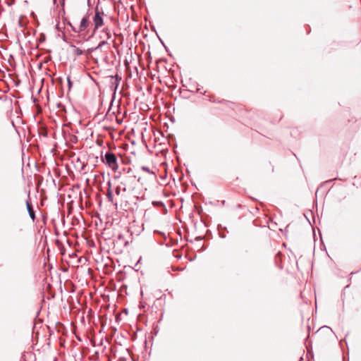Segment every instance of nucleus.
<instances>
[{"label": "nucleus", "mask_w": 361, "mask_h": 361, "mask_svg": "<svg viewBox=\"0 0 361 361\" xmlns=\"http://www.w3.org/2000/svg\"><path fill=\"white\" fill-rule=\"evenodd\" d=\"M105 160L106 164H108V166L113 170H116L118 169L117 158L114 154L111 152L106 153Z\"/></svg>", "instance_id": "nucleus-1"}, {"label": "nucleus", "mask_w": 361, "mask_h": 361, "mask_svg": "<svg viewBox=\"0 0 361 361\" xmlns=\"http://www.w3.org/2000/svg\"><path fill=\"white\" fill-rule=\"evenodd\" d=\"M89 15L87 14L82 18L78 29L75 31L77 32H84L87 30V27L89 26Z\"/></svg>", "instance_id": "nucleus-2"}, {"label": "nucleus", "mask_w": 361, "mask_h": 361, "mask_svg": "<svg viewBox=\"0 0 361 361\" xmlns=\"http://www.w3.org/2000/svg\"><path fill=\"white\" fill-rule=\"evenodd\" d=\"M93 22L94 25V30L99 29L103 25V18L101 16V13L98 11V9L96 8L95 15L93 18Z\"/></svg>", "instance_id": "nucleus-3"}, {"label": "nucleus", "mask_w": 361, "mask_h": 361, "mask_svg": "<svg viewBox=\"0 0 361 361\" xmlns=\"http://www.w3.org/2000/svg\"><path fill=\"white\" fill-rule=\"evenodd\" d=\"M26 206H27V211H28L30 218L32 219H34L35 217V212L32 209V207L31 204L29 202L28 200L26 201Z\"/></svg>", "instance_id": "nucleus-4"}, {"label": "nucleus", "mask_w": 361, "mask_h": 361, "mask_svg": "<svg viewBox=\"0 0 361 361\" xmlns=\"http://www.w3.org/2000/svg\"><path fill=\"white\" fill-rule=\"evenodd\" d=\"M142 170H144V171H147V172H149V169H148L147 167H145V166H142Z\"/></svg>", "instance_id": "nucleus-5"}, {"label": "nucleus", "mask_w": 361, "mask_h": 361, "mask_svg": "<svg viewBox=\"0 0 361 361\" xmlns=\"http://www.w3.org/2000/svg\"><path fill=\"white\" fill-rule=\"evenodd\" d=\"M153 204H156V205H161L162 204V203L161 202H154Z\"/></svg>", "instance_id": "nucleus-6"}, {"label": "nucleus", "mask_w": 361, "mask_h": 361, "mask_svg": "<svg viewBox=\"0 0 361 361\" xmlns=\"http://www.w3.org/2000/svg\"><path fill=\"white\" fill-rule=\"evenodd\" d=\"M76 52L78 54H82V51L79 49H77Z\"/></svg>", "instance_id": "nucleus-7"}, {"label": "nucleus", "mask_w": 361, "mask_h": 361, "mask_svg": "<svg viewBox=\"0 0 361 361\" xmlns=\"http://www.w3.org/2000/svg\"><path fill=\"white\" fill-rule=\"evenodd\" d=\"M105 44V42H102L99 44V46H98V47H97V48L101 47H102V46H103V44Z\"/></svg>", "instance_id": "nucleus-8"}, {"label": "nucleus", "mask_w": 361, "mask_h": 361, "mask_svg": "<svg viewBox=\"0 0 361 361\" xmlns=\"http://www.w3.org/2000/svg\"><path fill=\"white\" fill-rule=\"evenodd\" d=\"M118 192H119L118 189H116V193L118 194Z\"/></svg>", "instance_id": "nucleus-9"}]
</instances>
